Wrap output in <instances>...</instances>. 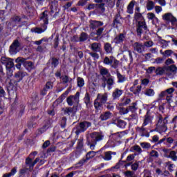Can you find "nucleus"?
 Returning a JSON list of instances; mask_svg holds the SVG:
<instances>
[{"label": "nucleus", "mask_w": 177, "mask_h": 177, "mask_svg": "<svg viewBox=\"0 0 177 177\" xmlns=\"http://www.w3.org/2000/svg\"><path fill=\"white\" fill-rule=\"evenodd\" d=\"M91 139L88 142V146H89L91 150H95V147L97 142H100V140H103V138H104V135L102 133L99 132H93L90 135Z\"/></svg>", "instance_id": "1"}, {"label": "nucleus", "mask_w": 177, "mask_h": 177, "mask_svg": "<svg viewBox=\"0 0 177 177\" xmlns=\"http://www.w3.org/2000/svg\"><path fill=\"white\" fill-rule=\"evenodd\" d=\"M167 124H168V116H166L164 118H162V115H159L158 117L156 129L159 131V133H162V132H167L168 129Z\"/></svg>", "instance_id": "2"}, {"label": "nucleus", "mask_w": 177, "mask_h": 177, "mask_svg": "<svg viewBox=\"0 0 177 177\" xmlns=\"http://www.w3.org/2000/svg\"><path fill=\"white\" fill-rule=\"evenodd\" d=\"M37 154H38V152L34 151L30 154L29 158H26V164L30 167V169H32L37 162H39V164H44L45 162V160H39V158H36L35 161L32 162V158H34Z\"/></svg>", "instance_id": "3"}, {"label": "nucleus", "mask_w": 177, "mask_h": 177, "mask_svg": "<svg viewBox=\"0 0 177 177\" xmlns=\"http://www.w3.org/2000/svg\"><path fill=\"white\" fill-rule=\"evenodd\" d=\"M107 102V94H98L97 99L94 102V107L96 110H100L102 104H104Z\"/></svg>", "instance_id": "4"}, {"label": "nucleus", "mask_w": 177, "mask_h": 177, "mask_svg": "<svg viewBox=\"0 0 177 177\" xmlns=\"http://www.w3.org/2000/svg\"><path fill=\"white\" fill-rule=\"evenodd\" d=\"M15 63H24V67L28 71H31V70H34V68H35V66L34 65V63L30 61H26V59L21 57L17 58L15 59Z\"/></svg>", "instance_id": "5"}, {"label": "nucleus", "mask_w": 177, "mask_h": 177, "mask_svg": "<svg viewBox=\"0 0 177 177\" xmlns=\"http://www.w3.org/2000/svg\"><path fill=\"white\" fill-rule=\"evenodd\" d=\"M104 63L107 66H111V67H113V68H117L120 62H118L114 57L110 56L104 57Z\"/></svg>", "instance_id": "6"}, {"label": "nucleus", "mask_w": 177, "mask_h": 177, "mask_svg": "<svg viewBox=\"0 0 177 177\" xmlns=\"http://www.w3.org/2000/svg\"><path fill=\"white\" fill-rule=\"evenodd\" d=\"M68 106L78 104L80 103V92H77L75 95H70L66 99Z\"/></svg>", "instance_id": "7"}, {"label": "nucleus", "mask_w": 177, "mask_h": 177, "mask_svg": "<svg viewBox=\"0 0 177 177\" xmlns=\"http://www.w3.org/2000/svg\"><path fill=\"white\" fill-rule=\"evenodd\" d=\"M162 19L166 21H170L172 26L177 27V19L174 15H172V13H165L162 15Z\"/></svg>", "instance_id": "8"}, {"label": "nucleus", "mask_w": 177, "mask_h": 177, "mask_svg": "<svg viewBox=\"0 0 177 177\" xmlns=\"http://www.w3.org/2000/svg\"><path fill=\"white\" fill-rule=\"evenodd\" d=\"M91 124L89 122H80L78 127L79 129L75 131L76 135H80L81 132H85V131H86L89 127H91Z\"/></svg>", "instance_id": "9"}, {"label": "nucleus", "mask_w": 177, "mask_h": 177, "mask_svg": "<svg viewBox=\"0 0 177 177\" xmlns=\"http://www.w3.org/2000/svg\"><path fill=\"white\" fill-rule=\"evenodd\" d=\"M20 48V42L19 40H15L10 47V53L11 55H16Z\"/></svg>", "instance_id": "10"}, {"label": "nucleus", "mask_w": 177, "mask_h": 177, "mask_svg": "<svg viewBox=\"0 0 177 177\" xmlns=\"http://www.w3.org/2000/svg\"><path fill=\"white\" fill-rule=\"evenodd\" d=\"M143 30H147V26H146L145 21H138V25L137 26V34L138 35H142Z\"/></svg>", "instance_id": "11"}, {"label": "nucleus", "mask_w": 177, "mask_h": 177, "mask_svg": "<svg viewBox=\"0 0 177 177\" xmlns=\"http://www.w3.org/2000/svg\"><path fill=\"white\" fill-rule=\"evenodd\" d=\"M62 111H64V114H68V115H71V114H75L77 113V106L73 107H68V108H64L62 109Z\"/></svg>", "instance_id": "12"}, {"label": "nucleus", "mask_w": 177, "mask_h": 177, "mask_svg": "<svg viewBox=\"0 0 177 177\" xmlns=\"http://www.w3.org/2000/svg\"><path fill=\"white\" fill-rule=\"evenodd\" d=\"M103 26V22L99 21H90V28L92 30H96V28H99V27H102Z\"/></svg>", "instance_id": "13"}, {"label": "nucleus", "mask_w": 177, "mask_h": 177, "mask_svg": "<svg viewBox=\"0 0 177 177\" xmlns=\"http://www.w3.org/2000/svg\"><path fill=\"white\" fill-rule=\"evenodd\" d=\"M112 124H114L115 125H117V127H118L119 128H122V129L127 127V122L120 119L113 120L112 122Z\"/></svg>", "instance_id": "14"}, {"label": "nucleus", "mask_w": 177, "mask_h": 177, "mask_svg": "<svg viewBox=\"0 0 177 177\" xmlns=\"http://www.w3.org/2000/svg\"><path fill=\"white\" fill-rule=\"evenodd\" d=\"M136 130H137V132H138V133H140V135L142 137L146 136L147 138H149L150 136V134L147 133V131L143 126L142 127H138Z\"/></svg>", "instance_id": "15"}, {"label": "nucleus", "mask_w": 177, "mask_h": 177, "mask_svg": "<svg viewBox=\"0 0 177 177\" xmlns=\"http://www.w3.org/2000/svg\"><path fill=\"white\" fill-rule=\"evenodd\" d=\"M48 26L46 25H43L42 28H33L31 29L32 32H35L36 34H42L46 31Z\"/></svg>", "instance_id": "16"}, {"label": "nucleus", "mask_w": 177, "mask_h": 177, "mask_svg": "<svg viewBox=\"0 0 177 177\" xmlns=\"http://www.w3.org/2000/svg\"><path fill=\"white\" fill-rule=\"evenodd\" d=\"M133 46L136 52H138V53H142V52L145 50V46H143L142 44L136 42L133 44Z\"/></svg>", "instance_id": "17"}, {"label": "nucleus", "mask_w": 177, "mask_h": 177, "mask_svg": "<svg viewBox=\"0 0 177 177\" xmlns=\"http://www.w3.org/2000/svg\"><path fill=\"white\" fill-rule=\"evenodd\" d=\"M48 11H44L40 16V20L44 23V26L48 24L49 21L48 20Z\"/></svg>", "instance_id": "18"}, {"label": "nucleus", "mask_w": 177, "mask_h": 177, "mask_svg": "<svg viewBox=\"0 0 177 177\" xmlns=\"http://www.w3.org/2000/svg\"><path fill=\"white\" fill-rule=\"evenodd\" d=\"M131 92H133L134 95H139L140 93V91H142V86H133L130 88Z\"/></svg>", "instance_id": "19"}, {"label": "nucleus", "mask_w": 177, "mask_h": 177, "mask_svg": "<svg viewBox=\"0 0 177 177\" xmlns=\"http://www.w3.org/2000/svg\"><path fill=\"white\" fill-rule=\"evenodd\" d=\"M113 41L115 44H122V42H124V41H125V35L121 33L118 36L115 37Z\"/></svg>", "instance_id": "20"}, {"label": "nucleus", "mask_w": 177, "mask_h": 177, "mask_svg": "<svg viewBox=\"0 0 177 177\" xmlns=\"http://www.w3.org/2000/svg\"><path fill=\"white\" fill-rule=\"evenodd\" d=\"M167 70H168V68L165 66L158 67L156 69L155 73H156V75H163V74H165V71H167Z\"/></svg>", "instance_id": "21"}, {"label": "nucleus", "mask_w": 177, "mask_h": 177, "mask_svg": "<svg viewBox=\"0 0 177 177\" xmlns=\"http://www.w3.org/2000/svg\"><path fill=\"white\" fill-rule=\"evenodd\" d=\"M25 76H26V73L23 72H18L15 73V78L16 80L15 82L16 83L20 82V81H21V80H23V78H24Z\"/></svg>", "instance_id": "22"}, {"label": "nucleus", "mask_w": 177, "mask_h": 177, "mask_svg": "<svg viewBox=\"0 0 177 177\" xmlns=\"http://www.w3.org/2000/svg\"><path fill=\"white\" fill-rule=\"evenodd\" d=\"M136 3V1H135V0H132L129 3V4L127 6V13H129L130 15H132V13H133V8Z\"/></svg>", "instance_id": "23"}, {"label": "nucleus", "mask_w": 177, "mask_h": 177, "mask_svg": "<svg viewBox=\"0 0 177 177\" xmlns=\"http://www.w3.org/2000/svg\"><path fill=\"white\" fill-rule=\"evenodd\" d=\"M112 117H113V114L108 111L101 114L100 119L102 120V121H106Z\"/></svg>", "instance_id": "24"}, {"label": "nucleus", "mask_w": 177, "mask_h": 177, "mask_svg": "<svg viewBox=\"0 0 177 177\" xmlns=\"http://www.w3.org/2000/svg\"><path fill=\"white\" fill-rule=\"evenodd\" d=\"M105 81H106V84L108 85V89L110 91L111 88H113V86L114 85V79L113 77H109L108 79H105Z\"/></svg>", "instance_id": "25"}, {"label": "nucleus", "mask_w": 177, "mask_h": 177, "mask_svg": "<svg viewBox=\"0 0 177 177\" xmlns=\"http://www.w3.org/2000/svg\"><path fill=\"white\" fill-rule=\"evenodd\" d=\"M134 19L138 24L139 21H145V18H143V15L140 12H135Z\"/></svg>", "instance_id": "26"}, {"label": "nucleus", "mask_w": 177, "mask_h": 177, "mask_svg": "<svg viewBox=\"0 0 177 177\" xmlns=\"http://www.w3.org/2000/svg\"><path fill=\"white\" fill-rule=\"evenodd\" d=\"M121 95H122V90L116 88L113 91L112 96L114 99H117L118 97H120V96H121Z\"/></svg>", "instance_id": "27"}, {"label": "nucleus", "mask_w": 177, "mask_h": 177, "mask_svg": "<svg viewBox=\"0 0 177 177\" xmlns=\"http://www.w3.org/2000/svg\"><path fill=\"white\" fill-rule=\"evenodd\" d=\"M155 5H156V3H154L151 0H149L147 3V10H153V9H154Z\"/></svg>", "instance_id": "28"}, {"label": "nucleus", "mask_w": 177, "mask_h": 177, "mask_svg": "<svg viewBox=\"0 0 177 177\" xmlns=\"http://www.w3.org/2000/svg\"><path fill=\"white\" fill-rule=\"evenodd\" d=\"M165 157L167 158H171L173 161H176L177 160L176 152H175V151H170L169 155H166Z\"/></svg>", "instance_id": "29"}, {"label": "nucleus", "mask_w": 177, "mask_h": 177, "mask_svg": "<svg viewBox=\"0 0 177 177\" xmlns=\"http://www.w3.org/2000/svg\"><path fill=\"white\" fill-rule=\"evenodd\" d=\"M100 74L101 75H102L103 77H110V73H109V70L106 68H102L100 70Z\"/></svg>", "instance_id": "30"}, {"label": "nucleus", "mask_w": 177, "mask_h": 177, "mask_svg": "<svg viewBox=\"0 0 177 177\" xmlns=\"http://www.w3.org/2000/svg\"><path fill=\"white\" fill-rule=\"evenodd\" d=\"M158 42H159V44H161L162 48H167V46H169V44L171 41H166V40L162 39H159Z\"/></svg>", "instance_id": "31"}, {"label": "nucleus", "mask_w": 177, "mask_h": 177, "mask_svg": "<svg viewBox=\"0 0 177 177\" xmlns=\"http://www.w3.org/2000/svg\"><path fill=\"white\" fill-rule=\"evenodd\" d=\"M155 93H156L154 92V90L151 88H147L144 93V94L146 95V96L149 97L154 96Z\"/></svg>", "instance_id": "32"}, {"label": "nucleus", "mask_w": 177, "mask_h": 177, "mask_svg": "<svg viewBox=\"0 0 177 177\" xmlns=\"http://www.w3.org/2000/svg\"><path fill=\"white\" fill-rule=\"evenodd\" d=\"M16 172H17V167H14L12 169L11 171L8 174H4L3 177H10L13 176V175H15Z\"/></svg>", "instance_id": "33"}, {"label": "nucleus", "mask_w": 177, "mask_h": 177, "mask_svg": "<svg viewBox=\"0 0 177 177\" xmlns=\"http://www.w3.org/2000/svg\"><path fill=\"white\" fill-rule=\"evenodd\" d=\"M91 49L94 52H99L100 50V45L97 43H93L91 44Z\"/></svg>", "instance_id": "34"}, {"label": "nucleus", "mask_w": 177, "mask_h": 177, "mask_svg": "<svg viewBox=\"0 0 177 177\" xmlns=\"http://www.w3.org/2000/svg\"><path fill=\"white\" fill-rule=\"evenodd\" d=\"M60 79L64 84H67L68 82H71V81H73V80L68 77L67 75H63L60 77Z\"/></svg>", "instance_id": "35"}, {"label": "nucleus", "mask_w": 177, "mask_h": 177, "mask_svg": "<svg viewBox=\"0 0 177 177\" xmlns=\"http://www.w3.org/2000/svg\"><path fill=\"white\" fill-rule=\"evenodd\" d=\"M160 97H164V96H166V100H167L168 103H171V102H172V99L169 97H168V95H167V92L165 91H162L160 95H159Z\"/></svg>", "instance_id": "36"}, {"label": "nucleus", "mask_w": 177, "mask_h": 177, "mask_svg": "<svg viewBox=\"0 0 177 177\" xmlns=\"http://www.w3.org/2000/svg\"><path fill=\"white\" fill-rule=\"evenodd\" d=\"M104 50L106 53H111V51L113 50V48H111V44L109 43H106L104 44Z\"/></svg>", "instance_id": "37"}, {"label": "nucleus", "mask_w": 177, "mask_h": 177, "mask_svg": "<svg viewBox=\"0 0 177 177\" xmlns=\"http://www.w3.org/2000/svg\"><path fill=\"white\" fill-rule=\"evenodd\" d=\"M150 122H151V117L149 115H145L142 127H146V125H148V124H150Z\"/></svg>", "instance_id": "38"}, {"label": "nucleus", "mask_w": 177, "mask_h": 177, "mask_svg": "<svg viewBox=\"0 0 177 177\" xmlns=\"http://www.w3.org/2000/svg\"><path fill=\"white\" fill-rule=\"evenodd\" d=\"M84 101L86 106H91V98L89 97V94L88 93L85 94Z\"/></svg>", "instance_id": "39"}, {"label": "nucleus", "mask_w": 177, "mask_h": 177, "mask_svg": "<svg viewBox=\"0 0 177 177\" xmlns=\"http://www.w3.org/2000/svg\"><path fill=\"white\" fill-rule=\"evenodd\" d=\"M15 64L13 63V59L10 58L6 64V68H13Z\"/></svg>", "instance_id": "40"}, {"label": "nucleus", "mask_w": 177, "mask_h": 177, "mask_svg": "<svg viewBox=\"0 0 177 177\" xmlns=\"http://www.w3.org/2000/svg\"><path fill=\"white\" fill-rule=\"evenodd\" d=\"M96 156V152L91 151L87 153L86 156V160H91V158H93Z\"/></svg>", "instance_id": "41"}, {"label": "nucleus", "mask_w": 177, "mask_h": 177, "mask_svg": "<svg viewBox=\"0 0 177 177\" xmlns=\"http://www.w3.org/2000/svg\"><path fill=\"white\" fill-rule=\"evenodd\" d=\"M103 158L105 161H110L111 160V151L105 152Z\"/></svg>", "instance_id": "42"}, {"label": "nucleus", "mask_w": 177, "mask_h": 177, "mask_svg": "<svg viewBox=\"0 0 177 177\" xmlns=\"http://www.w3.org/2000/svg\"><path fill=\"white\" fill-rule=\"evenodd\" d=\"M166 94L167 95V97H172V93L175 92V89L174 88H170L165 91Z\"/></svg>", "instance_id": "43"}, {"label": "nucleus", "mask_w": 177, "mask_h": 177, "mask_svg": "<svg viewBox=\"0 0 177 177\" xmlns=\"http://www.w3.org/2000/svg\"><path fill=\"white\" fill-rule=\"evenodd\" d=\"M147 19H149V20H158V19L156 17V15L153 12H149L147 14Z\"/></svg>", "instance_id": "44"}, {"label": "nucleus", "mask_w": 177, "mask_h": 177, "mask_svg": "<svg viewBox=\"0 0 177 177\" xmlns=\"http://www.w3.org/2000/svg\"><path fill=\"white\" fill-rule=\"evenodd\" d=\"M21 21V19L18 16H15L14 17L12 18V24H19L20 21Z\"/></svg>", "instance_id": "45"}, {"label": "nucleus", "mask_w": 177, "mask_h": 177, "mask_svg": "<svg viewBox=\"0 0 177 177\" xmlns=\"http://www.w3.org/2000/svg\"><path fill=\"white\" fill-rule=\"evenodd\" d=\"M57 1L52 2L51 3V6H50V9H51V12H55V10H57Z\"/></svg>", "instance_id": "46"}, {"label": "nucleus", "mask_w": 177, "mask_h": 177, "mask_svg": "<svg viewBox=\"0 0 177 177\" xmlns=\"http://www.w3.org/2000/svg\"><path fill=\"white\" fill-rule=\"evenodd\" d=\"M113 23H114V24H121V15H120V14H118L115 17Z\"/></svg>", "instance_id": "47"}, {"label": "nucleus", "mask_w": 177, "mask_h": 177, "mask_svg": "<svg viewBox=\"0 0 177 177\" xmlns=\"http://www.w3.org/2000/svg\"><path fill=\"white\" fill-rule=\"evenodd\" d=\"M84 85H85V82L84 81V79H82L81 77H78L77 78V86L80 88H82V86H84Z\"/></svg>", "instance_id": "48"}, {"label": "nucleus", "mask_w": 177, "mask_h": 177, "mask_svg": "<svg viewBox=\"0 0 177 177\" xmlns=\"http://www.w3.org/2000/svg\"><path fill=\"white\" fill-rule=\"evenodd\" d=\"M59 64V60L56 58H52L51 59V66L52 67L56 68Z\"/></svg>", "instance_id": "49"}, {"label": "nucleus", "mask_w": 177, "mask_h": 177, "mask_svg": "<svg viewBox=\"0 0 177 177\" xmlns=\"http://www.w3.org/2000/svg\"><path fill=\"white\" fill-rule=\"evenodd\" d=\"M117 77H118V82H124V81H125V77L124 76H122V75H121L120 73H117Z\"/></svg>", "instance_id": "50"}, {"label": "nucleus", "mask_w": 177, "mask_h": 177, "mask_svg": "<svg viewBox=\"0 0 177 177\" xmlns=\"http://www.w3.org/2000/svg\"><path fill=\"white\" fill-rule=\"evenodd\" d=\"M172 53H174V51H172V50H166L164 52L163 56L165 57H169V56H171Z\"/></svg>", "instance_id": "51"}, {"label": "nucleus", "mask_w": 177, "mask_h": 177, "mask_svg": "<svg viewBox=\"0 0 177 177\" xmlns=\"http://www.w3.org/2000/svg\"><path fill=\"white\" fill-rule=\"evenodd\" d=\"M67 95H68V92L66 91L58 99V102H59V103H62L63 100L66 99V97L67 96Z\"/></svg>", "instance_id": "52"}, {"label": "nucleus", "mask_w": 177, "mask_h": 177, "mask_svg": "<svg viewBox=\"0 0 177 177\" xmlns=\"http://www.w3.org/2000/svg\"><path fill=\"white\" fill-rule=\"evenodd\" d=\"M140 146L142 149H150L151 147V145L149 142H141Z\"/></svg>", "instance_id": "53"}, {"label": "nucleus", "mask_w": 177, "mask_h": 177, "mask_svg": "<svg viewBox=\"0 0 177 177\" xmlns=\"http://www.w3.org/2000/svg\"><path fill=\"white\" fill-rule=\"evenodd\" d=\"M153 45H154V42H153L151 40H149L144 43V46H146L147 48H151Z\"/></svg>", "instance_id": "54"}, {"label": "nucleus", "mask_w": 177, "mask_h": 177, "mask_svg": "<svg viewBox=\"0 0 177 177\" xmlns=\"http://www.w3.org/2000/svg\"><path fill=\"white\" fill-rule=\"evenodd\" d=\"M135 154H130L127 157L126 162H129L131 161H133L135 160Z\"/></svg>", "instance_id": "55"}, {"label": "nucleus", "mask_w": 177, "mask_h": 177, "mask_svg": "<svg viewBox=\"0 0 177 177\" xmlns=\"http://www.w3.org/2000/svg\"><path fill=\"white\" fill-rule=\"evenodd\" d=\"M133 149L134 150V151H136L137 153H138L139 154H140V153H142V148H140L139 147V145H135L133 147Z\"/></svg>", "instance_id": "56"}, {"label": "nucleus", "mask_w": 177, "mask_h": 177, "mask_svg": "<svg viewBox=\"0 0 177 177\" xmlns=\"http://www.w3.org/2000/svg\"><path fill=\"white\" fill-rule=\"evenodd\" d=\"M167 165L168 166L169 171H170V172H172V171H174V168H175V165L174 164H171V162H167Z\"/></svg>", "instance_id": "57"}, {"label": "nucleus", "mask_w": 177, "mask_h": 177, "mask_svg": "<svg viewBox=\"0 0 177 177\" xmlns=\"http://www.w3.org/2000/svg\"><path fill=\"white\" fill-rule=\"evenodd\" d=\"M136 106H138V104L136 102L133 103L132 105L130 106L129 108L130 111H136V110L138 109Z\"/></svg>", "instance_id": "58"}, {"label": "nucleus", "mask_w": 177, "mask_h": 177, "mask_svg": "<svg viewBox=\"0 0 177 177\" xmlns=\"http://www.w3.org/2000/svg\"><path fill=\"white\" fill-rule=\"evenodd\" d=\"M86 39H88V35L85 32L82 33L80 36V41H86Z\"/></svg>", "instance_id": "59"}, {"label": "nucleus", "mask_w": 177, "mask_h": 177, "mask_svg": "<svg viewBox=\"0 0 177 177\" xmlns=\"http://www.w3.org/2000/svg\"><path fill=\"white\" fill-rule=\"evenodd\" d=\"M162 10V8L160 6H155V11L157 15H159V13H161V11Z\"/></svg>", "instance_id": "60"}, {"label": "nucleus", "mask_w": 177, "mask_h": 177, "mask_svg": "<svg viewBox=\"0 0 177 177\" xmlns=\"http://www.w3.org/2000/svg\"><path fill=\"white\" fill-rule=\"evenodd\" d=\"M139 168V164L138 162H135L131 165V169L132 171H137V169Z\"/></svg>", "instance_id": "61"}, {"label": "nucleus", "mask_w": 177, "mask_h": 177, "mask_svg": "<svg viewBox=\"0 0 177 177\" xmlns=\"http://www.w3.org/2000/svg\"><path fill=\"white\" fill-rule=\"evenodd\" d=\"M10 58H7L6 57H2L1 58V62L2 63V64H7L8 62L9 61Z\"/></svg>", "instance_id": "62"}, {"label": "nucleus", "mask_w": 177, "mask_h": 177, "mask_svg": "<svg viewBox=\"0 0 177 177\" xmlns=\"http://www.w3.org/2000/svg\"><path fill=\"white\" fill-rule=\"evenodd\" d=\"M129 112V111L126 108H121L120 110V114H128Z\"/></svg>", "instance_id": "63"}, {"label": "nucleus", "mask_w": 177, "mask_h": 177, "mask_svg": "<svg viewBox=\"0 0 177 177\" xmlns=\"http://www.w3.org/2000/svg\"><path fill=\"white\" fill-rule=\"evenodd\" d=\"M151 157H158V152L157 151L152 150L150 152Z\"/></svg>", "instance_id": "64"}]
</instances>
